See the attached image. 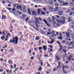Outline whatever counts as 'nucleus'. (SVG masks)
Returning <instances> with one entry per match:
<instances>
[{
    "mask_svg": "<svg viewBox=\"0 0 74 74\" xmlns=\"http://www.w3.org/2000/svg\"><path fill=\"white\" fill-rule=\"evenodd\" d=\"M18 38L17 36L14 37L13 38L12 40H10V43H14L15 45H16L18 44Z\"/></svg>",
    "mask_w": 74,
    "mask_h": 74,
    "instance_id": "1",
    "label": "nucleus"
},
{
    "mask_svg": "<svg viewBox=\"0 0 74 74\" xmlns=\"http://www.w3.org/2000/svg\"><path fill=\"white\" fill-rule=\"evenodd\" d=\"M43 21V22H45V24L48 26V27H50L51 26V24L49 23V22H47V21L43 19L42 20Z\"/></svg>",
    "mask_w": 74,
    "mask_h": 74,
    "instance_id": "2",
    "label": "nucleus"
},
{
    "mask_svg": "<svg viewBox=\"0 0 74 74\" xmlns=\"http://www.w3.org/2000/svg\"><path fill=\"white\" fill-rule=\"evenodd\" d=\"M56 21L59 23H64L65 22V21L64 20H59L58 19H56Z\"/></svg>",
    "mask_w": 74,
    "mask_h": 74,
    "instance_id": "3",
    "label": "nucleus"
},
{
    "mask_svg": "<svg viewBox=\"0 0 74 74\" xmlns=\"http://www.w3.org/2000/svg\"><path fill=\"white\" fill-rule=\"evenodd\" d=\"M23 11L24 13H26V7L25 6H23L22 7Z\"/></svg>",
    "mask_w": 74,
    "mask_h": 74,
    "instance_id": "4",
    "label": "nucleus"
},
{
    "mask_svg": "<svg viewBox=\"0 0 74 74\" xmlns=\"http://www.w3.org/2000/svg\"><path fill=\"white\" fill-rule=\"evenodd\" d=\"M42 9V8L38 9V10H37L38 12L37 13L38 15H40V11H42V9Z\"/></svg>",
    "mask_w": 74,
    "mask_h": 74,
    "instance_id": "5",
    "label": "nucleus"
},
{
    "mask_svg": "<svg viewBox=\"0 0 74 74\" xmlns=\"http://www.w3.org/2000/svg\"><path fill=\"white\" fill-rule=\"evenodd\" d=\"M63 11H60L58 12V14L60 16H62V14H63Z\"/></svg>",
    "mask_w": 74,
    "mask_h": 74,
    "instance_id": "6",
    "label": "nucleus"
},
{
    "mask_svg": "<svg viewBox=\"0 0 74 74\" xmlns=\"http://www.w3.org/2000/svg\"><path fill=\"white\" fill-rule=\"evenodd\" d=\"M52 21H53L52 22V23L53 24V25H54V26H55V27H56V26H55V25L56 24V22H55V20L53 19H52Z\"/></svg>",
    "mask_w": 74,
    "mask_h": 74,
    "instance_id": "7",
    "label": "nucleus"
},
{
    "mask_svg": "<svg viewBox=\"0 0 74 74\" xmlns=\"http://www.w3.org/2000/svg\"><path fill=\"white\" fill-rule=\"evenodd\" d=\"M43 48L44 50V51H46L47 49V46L44 45L43 46Z\"/></svg>",
    "mask_w": 74,
    "mask_h": 74,
    "instance_id": "8",
    "label": "nucleus"
},
{
    "mask_svg": "<svg viewBox=\"0 0 74 74\" xmlns=\"http://www.w3.org/2000/svg\"><path fill=\"white\" fill-rule=\"evenodd\" d=\"M8 62L10 64H12V61L11 60H9L8 61Z\"/></svg>",
    "mask_w": 74,
    "mask_h": 74,
    "instance_id": "9",
    "label": "nucleus"
},
{
    "mask_svg": "<svg viewBox=\"0 0 74 74\" xmlns=\"http://www.w3.org/2000/svg\"><path fill=\"white\" fill-rule=\"evenodd\" d=\"M32 13L33 15H37L36 12L35 11H32Z\"/></svg>",
    "mask_w": 74,
    "mask_h": 74,
    "instance_id": "10",
    "label": "nucleus"
},
{
    "mask_svg": "<svg viewBox=\"0 0 74 74\" xmlns=\"http://www.w3.org/2000/svg\"><path fill=\"white\" fill-rule=\"evenodd\" d=\"M30 25L33 27H34V23L31 22L30 24Z\"/></svg>",
    "mask_w": 74,
    "mask_h": 74,
    "instance_id": "11",
    "label": "nucleus"
},
{
    "mask_svg": "<svg viewBox=\"0 0 74 74\" xmlns=\"http://www.w3.org/2000/svg\"><path fill=\"white\" fill-rule=\"evenodd\" d=\"M51 40H52L51 41H50V43L51 44H52L53 42H54V40L51 38H50Z\"/></svg>",
    "mask_w": 74,
    "mask_h": 74,
    "instance_id": "12",
    "label": "nucleus"
},
{
    "mask_svg": "<svg viewBox=\"0 0 74 74\" xmlns=\"http://www.w3.org/2000/svg\"><path fill=\"white\" fill-rule=\"evenodd\" d=\"M2 19H6V16L4 15H3L2 16Z\"/></svg>",
    "mask_w": 74,
    "mask_h": 74,
    "instance_id": "13",
    "label": "nucleus"
},
{
    "mask_svg": "<svg viewBox=\"0 0 74 74\" xmlns=\"http://www.w3.org/2000/svg\"><path fill=\"white\" fill-rule=\"evenodd\" d=\"M58 8H59V7H56V8L54 10V12H55V11H57L58 10Z\"/></svg>",
    "mask_w": 74,
    "mask_h": 74,
    "instance_id": "14",
    "label": "nucleus"
},
{
    "mask_svg": "<svg viewBox=\"0 0 74 74\" xmlns=\"http://www.w3.org/2000/svg\"><path fill=\"white\" fill-rule=\"evenodd\" d=\"M47 20L48 21H49V22H50L51 23H52V20H51V18L49 17L47 18Z\"/></svg>",
    "mask_w": 74,
    "mask_h": 74,
    "instance_id": "15",
    "label": "nucleus"
},
{
    "mask_svg": "<svg viewBox=\"0 0 74 74\" xmlns=\"http://www.w3.org/2000/svg\"><path fill=\"white\" fill-rule=\"evenodd\" d=\"M55 58L58 61H59V56H56Z\"/></svg>",
    "mask_w": 74,
    "mask_h": 74,
    "instance_id": "16",
    "label": "nucleus"
},
{
    "mask_svg": "<svg viewBox=\"0 0 74 74\" xmlns=\"http://www.w3.org/2000/svg\"><path fill=\"white\" fill-rule=\"evenodd\" d=\"M26 17V15L25 14H22V18L23 19H25V18Z\"/></svg>",
    "mask_w": 74,
    "mask_h": 74,
    "instance_id": "17",
    "label": "nucleus"
},
{
    "mask_svg": "<svg viewBox=\"0 0 74 74\" xmlns=\"http://www.w3.org/2000/svg\"><path fill=\"white\" fill-rule=\"evenodd\" d=\"M65 33L66 34V37H70V34H69L67 32H66Z\"/></svg>",
    "mask_w": 74,
    "mask_h": 74,
    "instance_id": "18",
    "label": "nucleus"
},
{
    "mask_svg": "<svg viewBox=\"0 0 74 74\" xmlns=\"http://www.w3.org/2000/svg\"><path fill=\"white\" fill-rule=\"evenodd\" d=\"M49 10H50V11H52L53 12V8H50Z\"/></svg>",
    "mask_w": 74,
    "mask_h": 74,
    "instance_id": "19",
    "label": "nucleus"
},
{
    "mask_svg": "<svg viewBox=\"0 0 74 74\" xmlns=\"http://www.w3.org/2000/svg\"><path fill=\"white\" fill-rule=\"evenodd\" d=\"M60 18L63 21H65V18H64V17L63 16H60Z\"/></svg>",
    "mask_w": 74,
    "mask_h": 74,
    "instance_id": "20",
    "label": "nucleus"
},
{
    "mask_svg": "<svg viewBox=\"0 0 74 74\" xmlns=\"http://www.w3.org/2000/svg\"><path fill=\"white\" fill-rule=\"evenodd\" d=\"M60 62H58V66L57 67V68H59V67H60Z\"/></svg>",
    "mask_w": 74,
    "mask_h": 74,
    "instance_id": "21",
    "label": "nucleus"
},
{
    "mask_svg": "<svg viewBox=\"0 0 74 74\" xmlns=\"http://www.w3.org/2000/svg\"><path fill=\"white\" fill-rule=\"evenodd\" d=\"M64 69H63V68L62 70L63 72H64V73H65V74L67 73V72L66 70H64Z\"/></svg>",
    "mask_w": 74,
    "mask_h": 74,
    "instance_id": "22",
    "label": "nucleus"
},
{
    "mask_svg": "<svg viewBox=\"0 0 74 74\" xmlns=\"http://www.w3.org/2000/svg\"><path fill=\"white\" fill-rule=\"evenodd\" d=\"M71 68L72 70H74V66H71Z\"/></svg>",
    "mask_w": 74,
    "mask_h": 74,
    "instance_id": "23",
    "label": "nucleus"
},
{
    "mask_svg": "<svg viewBox=\"0 0 74 74\" xmlns=\"http://www.w3.org/2000/svg\"><path fill=\"white\" fill-rule=\"evenodd\" d=\"M36 40H40V38H39V37L38 36H37L36 38H35Z\"/></svg>",
    "mask_w": 74,
    "mask_h": 74,
    "instance_id": "24",
    "label": "nucleus"
},
{
    "mask_svg": "<svg viewBox=\"0 0 74 74\" xmlns=\"http://www.w3.org/2000/svg\"><path fill=\"white\" fill-rule=\"evenodd\" d=\"M58 68H57V67L56 68H54L53 69V71H55L56 70H57V69H58Z\"/></svg>",
    "mask_w": 74,
    "mask_h": 74,
    "instance_id": "25",
    "label": "nucleus"
},
{
    "mask_svg": "<svg viewBox=\"0 0 74 74\" xmlns=\"http://www.w3.org/2000/svg\"><path fill=\"white\" fill-rule=\"evenodd\" d=\"M65 68V69H67V68H68V66H63V69H64Z\"/></svg>",
    "mask_w": 74,
    "mask_h": 74,
    "instance_id": "26",
    "label": "nucleus"
},
{
    "mask_svg": "<svg viewBox=\"0 0 74 74\" xmlns=\"http://www.w3.org/2000/svg\"><path fill=\"white\" fill-rule=\"evenodd\" d=\"M2 35H3L4 36H5L6 35V34H5V32L4 31H3L2 32Z\"/></svg>",
    "mask_w": 74,
    "mask_h": 74,
    "instance_id": "27",
    "label": "nucleus"
},
{
    "mask_svg": "<svg viewBox=\"0 0 74 74\" xmlns=\"http://www.w3.org/2000/svg\"><path fill=\"white\" fill-rule=\"evenodd\" d=\"M41 14L42 15H45V12H41Z\"/></svg>",
    "mask_w": 74,
    "mask_h": 74,
    "instance_id": "28",
    "label": "nucleus"
},
{
    "mask_svg": "<svg viewBox=\"0 0 74 74\" xmlns=\"http://www.w3.org/2000/svg\"><path fill=\"white\" fill-rule=\"evenodd\" d=\"M5 38V37L4 36H2L1 38V39L2 40H3Z\"/></svg>",
    "mask_w": 74,
    "mask_h": 74,
    "instance_id": "29",
    "label": "nucleus"
},
{
    "mask_svg": "<svg viewBox=\"0 0 74 74\" xmlns=\"http://www.w3.org/2000/svg\"><path fill=\"white\" fill-rule=\"evenodd\" d=\"M41 49H42V47H39L38 48L39 50H41Z\"/></svg>",
    "mask_w": 74,
    "mask_h": 74,
    "instance_id": "30",
    "label": "nucleus"
},
{
    "mask_svg": "<svg viewBox=\"0 0 74 74\" xmlns=\"http://www.w3.org/2000/svg\"><path fill=\"white\" fill-rule=\"evenodd\" d=\"M58 38L60 40H62V39H63V38L62 36H59L58 37Z\"/></svg>",
    "mask_w": 74,
    "mask_h": 74,
    "instance_id": "31",
    "label": "nucleus"
},
{
    "mask_svg": "<svg viewBox=\"0 0 74 74\" xmlns=\"http://www.w3.org/2000/svg\"><path fill=\"white\" fill-rule=\"evenodd\" d=\"M68 4L67 3V2H66L65 3H63V5H67Z\"/></svg>",
    "mask_w": 74,
    "mask_h": 74,
    "instance_id": "32",
    "label": "nucleus"
},
{
    "mask_svg": "<svg viewBox=\"0 0 74 74\" xmlns=\"http://www.w3.org/2000/svg\"><path fill=\"white\" fill-rule=\"evenodd\" d=\"M68 33H71V31H70V29H68Z\"/></svg>",
    "mask_w": 74,
    "mask_h": 74,
    "instance_id": "33",
    "label": "nucleus"
},
{
    "mask_svg": "<svg viewBox=\"0 0 74 74\" xmlns=\"http://www.w3.org/2000/svg\"><path fill=\"white\" fill-rule=\"evenodd\" d=\"M57 42L58 43V44H59V45H61V43H60V42L58 41H57Z\"/></svg>",
    "mask_w": 74,
    "mask_h": 74,
    "instance_id": "34",
    "label": "nucleus"
},
{
    "mask_svg": "<svg viewBox=\"0 0 74 74\" xmlns=\"http://www.w3.org/2000/svg\"><path fill=\"white\" fill-rule=\"evenodd\" d=\"M49 4H53V2L51 1L49 3Z\"/></svg>",
    "mask_w": 74,
    "mask_h": 74,
    "instance_id": "35",
    "label": "nucleus"
},
{
    "mask_svg": "<svg viewBox=\"0 0 74 74\" xmlns=\"http://www.w3.org/2000/svg\"><path fill=\"white\" fill-rule=\"evenodd\" d=\"M43 0H37V1L38 2H42Z\"/></svg>",
    "mask_w": 74,
    "mask_h": 74,
    "instance_id": "36",
    "label": "nucleus"
},
{
    "mask_svg": "<svg viewBox=\"0 0 74 74\" xmlns=\"http://www.w3.org/2000/svg\"><path fill=\"white\" fill-rule=\"evenodd\" d=\"M72 47H74V42H72Z\"/></svg>",
    "mask_w": 74,
    "mask_h": 74,
    "instance_id": "37",
    "label": "nucleus"
},
{
    "mask_svg": "<svg viewBox=\"0 0 74 74\" xmlns=\"http://www.w3.org/2000/svg\"><path fill=\"white\" fill-rule=\"evenodd\" d=\"M63 59H65L66 58V56H65L63 55L62 56V57Z\"/></svg>",
    "mask_w": 74,
    "mask_h": 74,
    "instance_id": "38",
    "label": "nucleus"
},
{
    "mask_svg": "<svg viewBox=\"0 0 74 74\" xmlns=\"http://www.w3.org/2000/svg\"><path fill=\"white\" fill-rule=\"evenodd\" d=\"M71 10H68L66 11V12H70Z\"/></svg>",
    "mask_w": 74,
    "mask_h": 74,
    "instance_id": "39",
    "label": "nucleus"
},
{
    "mask_svg": "<svg viewBox=\"0 0 74 74\" xmlns=\"http://www.w3.org/2000/svg\"><path fill=\"white\" fill-rule=\"evenodd\" d=\"M28 11L29 14L30 15V14H31V12H30V10H28Z\"/></svg>",
    "mask_w": 74,
    "mask_h": 74,
    "instance_id": "40",
    "label": "nucleus"
},
{
    "mask_svg": "<svg viewBox=\"0 0 74 74\" xmlns=\"http://www.w3.org/2000/svg\"><path fill=\"white\" fill-rule=\"evenodd\" d=\"M62 42L63 44H64V43H65L66 41H65V40H63L62 41Z\"/></svg>",
    "mask_w": 74,
    "mask_h": 74,
    "instance_id": "41",
    "label": "nucleus"
},
{
    "mask_svg": "<svg viewBox=\"0 0 74 74\" xmlns=\"http://www.w3.org/2000/svg\"><path fill=\"white\" fill-rule=\"evenodd\" d=\"M42 70V68H41V67L38 69V70H39V71H41Z\"/></svg>",
    "mask_w": 74,
    "mask_h": 74,
    "instance_id": "42",
    "label": "nucleus"
},
{
    "mask_svg": "<svg viewBox=\"0 0 74 74\" xmlns=\"http://www.w3.org/2000/svg\"><path fill=\"white\" fill-rule=\"evenodd\" d=\"M19 5L18 4H17V9H19Z\"/></svg>",
    "mask_w": 74,
    "mask_h": 74,
    "instance_id": "43",
    "label": "nucleus"
},
{
    "mask_svg": "<svg viewBox=\"0 0 74 74\" xmlns=\"http://www.w3.org/2000/svg\"><path fill=\"white\" fill-rule=\"evenodd\" d=\"M72 43H73V42H70L69 44V46H70V45H72Z\"/></svg>",
    "mask_w": 74,
    "mask_h": 74,
    "instance_id": "44",
    "label": "nucleus"
},
{
    "mask_svg": "<svg viewBox=\"0 0 74 74\" xmlns=\"http://www.w3.org/2000/svg\"><path fill=\"white\" fill-rule=\"evenodd\" d=\"M59 3L61 4L62 3H64V1H62L61 2H60Z\"/></svg>",
    "mask_w": 74,
    "mask_h": 74,
    "instance_id": "45",
    "label": "nucleus"
},
{
    "mask_svg": "<svg viewBox=\"0 0 74 74\" xmlns=\"http://www.w3.org/2000/svg\"><path fill=\"white\" fill-rule=\"evenodd\" d=\"M69 57H70V58H73V56L72 55V54H71L69 56Z\"/></svg>",
    "mask_w": 74,
    "mask_h": 74,
    "instance_id": "46",
    "label": "nucleus"
},
{
    "mask_svg": "<svg viewBox=\"0 0 74 74\" xmlns=\"http://www.w3.org/2000/svg\"><path fill=\"white\" fill-rule=\"evenodd\" d=\"M52 19L53 20H55V17L53 16L52 17Z\"/></svg>",
    "mask_w": 74,
    "mask_h": 74,
    "instance_id": "47",
    "label": "nucleus"
},
{
    "mask_svg": "<svg viewBox=\"0 0 74 74\" xmlns=\"http://www.w3.org/2000/svg\"><path fill=\"white\" fill-rule=\"evenodd\" d=\"M19 8H20L21 10H22V6H19Z\"/></svg>",
    "mask_w": 74,
    "mask_h": 74,
    "instance_id": "48",
    "label": "nucleus"
},
{
    "mask_svg": "<svg viewBox=\"0 0 74 74\" xmlns=\"http://www.w3.org/2000/svg\"><path fill=\"white\" fill-rule=\"evenodd\" d=\"M34 59V57H31V60H33Z\"/></svg>",
    "mask_w": 74,
    "mask_h": 74,
    "instance_id": "49",
    "label": "nucleus"
},
{
    "mask_svg": "<svg viewBox=\"0 0 74 74\" xmlns=\"http://www.w3.org/2000/svg\"><path fill=\"white\" fill-rule=\"evenodd\" d=\"M56 25L57 26H58V27H59V26H60V25H59V23H57L56 24Z\"/></svg>",
    "mask_w": 74,
    "mask_h": 74,
    "instance_id": "50",
    "label": "nucleus"
},
{
    "mask_svg": "<svg viewBox=\"0 0 74 74\" xmlns=\"http://www.w3.org/2000/svg\"><path fill=\"white\" fill-rule=\"evenodd\" d=\"M12 11H15V9L14 8H13V9H12Z\"/></svg>",
    "mask_w": 74,
    "mask_h": 74,
    "instance_id": "51",
    "label": "nucleus"
},
{
    "mask_svg": "<svg viewBox=\"0 0 74 74\" xmlns=\"http://www.w3.org/2000/svg\"><path fill=\"white\" fill-rule=\"evenodd\" d=\"M73 14V12H71L70 13V15L71 16V15H72V14Z\"/></svg>",
    "mask_w": 74,
    "mask_h": 74,
    "instance_id": "52",
    "label": "nucleus"
},
{
    "mask_svg": "<svg viewBox=\"0 0 74 74\" xmlns=\"http://www.w3.org/2000/svg\"><path fill=\"white\" fill-rule=\"evenodd\" d=\"M63 51L64 52H65V53H66V52H67V51L65 49H63Z\"/></svg>",
    "mask_w": 74,
    "mask_h": 74,
    "instance_id": "53",
    "label": "nucleus"
},
{
    "mask_svg": "<svg viewBox=\"0 0 74 74\" xmlns=\"http://www.w3.org/2000/svg\"><path fill=\"white\" fill-rule=\"evenodd\" d=\"M36 26L37 28H38V25L37 24V23H36Z\"/></svg>",
    "mask_w": 74,
    "mask_h": 74,
    "instance_id": "54",
    "label": "nucleus"
},
{
    "mask_svg": "<svg viewBox=\"0 0 74 74\" xmlns=\"http://www.w3.org/2000/svg\"><path fill=\"white\" fill-rule=\"evenodd\" d=\"M48 55H46L44 56V57L45 58H46V57H48Z\"/></svg>",
    "mask_w": 74,
    "mask_h": 74,
    "instance_id": "55",
    "label": "nucleus"
},
{
    "mask_svg": "<svg viewBox=\"0 0 74 74\" xmlns=\"http://www.w3.org/2000/svg\"><path fill=\"white\" fill-rule=\"evenodd\" d=\"M19 69L20 70H23V67H21Z\"/></svg>",
    "mask_w": 74,
    "mask_h": 74,
    "instance_id": "56",
    "label": "nucleus"
},
{
    "mask_svg": "<svg viewBox=\"0 0 74 74\" xmlns=\"http://www.w3.org/2000/svg\"><path fill=\"white\" fill-rule=\"evenodd\" d=\"M35 23H38V24H40V23L38 22L37 21H35Z\"/></svg>",
    "mask_w": 74,
    "mask_h": 74,
    "instance_id": "57",
    "label": "nucleus"
},
{
    "mask_svg": "<svg viewBox=\"0 0 74 74\" xmlns=\"http://www.w3.org/2000/svg\"><path fill=\"white\" fill-rule=\"evenodd\" d=\"M2 3H3V4H5V3H6V2H5V1H3Z\"/></svg>",
    "mask_w": 74,
    "mask_h": 74,
    "instance_id": "58",
    "label": "nucleus"
},
{
    "mask_svg": "<svg viewBox=\"0 0 74 74\" xmlns=\"http://www.w3.org/2000/svg\"><path fill=\"white\" fill-rule=\"evenodd\" d=\"M41 33L42 34H45V32H42Z\"/></svg>",
    "mask_w": 74,
    "mask_h": 74,
    "instance_id": "59",
    "label": "nucleus"
},
{
    "mask_svg": "<svg viewBox=\"0 0 74 74\" xmlns=\"http://www.w3.org/2000/svg\"><path fill=\"white\" fill-rule=\"evenodd\" d=\"M29 20L28 18H27L25 19V20L26 21V22H27V21Z\"/></svg>",
    "mask_w": 74,
    "mask_h": 74,
    "instance_id": "60",
    "label": "nucleus"
},
{
    "mask_svg": "<svg viewBox=\"0 0 74 74\" xmlns=\"http://www.w3.org/2000/svg\"><path fill=\"white\" fill-rule=\"evenodd\" d=\"M39 20H40V21H42V19H41V18L40 17H39Z\"/></svg>",
    "mask_w": 74,
    "mask_h": 74,
    "instance_id": "61",
    "label": "nucleus"
},
{
    "mask_svg": "<svg viewBox=\"0 0 74 74\" xmlns=\"http://www.w3.org/2000/svg\"><path fill=\"white\" fill-rule=\"evenodd\" d=\"M51 33H52V34H55V32L54 31H51Z\"/></svg>",
    "mask_w": 74,
    "mask_h": 74,
    "instance_id": "62",
    "label": "nucleus"
},
{
    "mask_svg": "<svg viewBox=\"0 0 74 74\" xmlns=\"http://www.w3.org/2000/svg\"><path fill=\"white\" fill-rule=\"evenodd\" d=\"M49 47L51 48H52V45H50Z\"/></svg>",
    "mask_w": 74,
    "mask_h": 74,
    "instance_id": "63",
    "label": "nucleus"
},
{
    "mask_svg": "<svg viewBox=\"0 0 74 74\" xmlns=\"http://www.w3.org/2000/svg\"><path fill=\"white\" fill-rule=\"evenodd\" d=\"M71 28H72L73 29H74V26H73V25L72 26Z\"/></svg>",
    "mask_w": 74,
    "mask_h": 74,
    "instance_id": "64",
    "label": "nucleus"
}]
</instances>
